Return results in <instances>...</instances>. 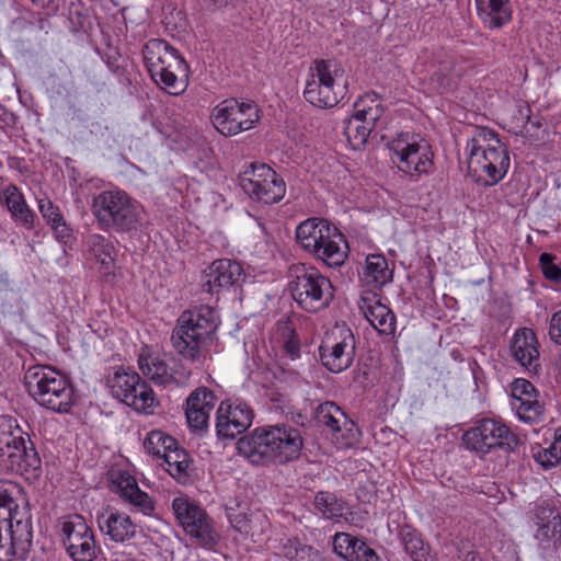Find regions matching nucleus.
I'll return each mask as SVG.
<instances>
[{
	"label": "nucleus",
	"mask_w": 561,
	"mask_h": 561,
	"mask_svg": "<svg viewBox=\"0 0 561 561\" xmlns=\"http://www.w3.org/2000/svg\"><path fill=\"white\" fill-rule=\"evenodd\" d=\"M302 448L299 430L287 425L262 426L241 437L237 449L254 465L286 463Z\"/></svg>",
	"instance_id": "1"
},
{
	"label": "nucleus",
	"mask_w": 561,
	"mask_h": 561,
	"mask_svg": "<svg viewBox=\"0 0 561 561\" xmlns=\"http://www.w3.org/2000/svg\"><path fill=\"white\" fill-rule=\"evenodd\" d=\"M468 172L476 182L484 186L497 184L507 173L510 154L499 135L488 128H477L468 140Z\"/></svg>",
	"instance_id": "2"
},
{
	"label": "nucleus",
	"mask_w": 561,
	"mask_h": 561,
	"mask_svg": "<svg viewBox=\"0 0 561 561\" xmlns=\"http://www.w3.org/2000/svg\"><path fill=\"white\" fill-rule=\"evenodd\" d=\"M217 328L218 318L213 308L185 310L172 331V346L183 358L199 362L213 343Z\"/></svg>",
	"instance_id": "3"
},
{
	"label": "nucleus",
	"mask_w": 561,
	"mask_h": 561,
	"mask_svg": "<svg viewBox=\"0 0 561 561\" xmlns=\"http://www.w3.org/2000/svg\"><path fill=\"white\" fill-rule=\"evenodd\" d=\"M91 211L101 230L119 234L135 233L141 221L139 204L117 188L94 195Z\"/></svg>",
	"instance_id": "4"
},
{
	"label": "nucleus",
	"mask_w": 561,
	"mask_h": 561,
	"mask_svg": "<svg viewBox=\"0 0 561 561\" xmlns=\"http://www.w3.org/2000/svg\"><path fill=\"white\" fill-rule=\"evenodd\" d=\"M24 386L39 405L54 412L67 413L75 403L72 385L51 366L28 367L24 374Z\"/></svg>",
	"instance_id": "5"
},
{
	"label": "nucleus",
	"mask_w": 561,
	"mask_h": 561,
	"mask_svg": "<svg viewBox=\"0 0 561 561\" xmlns=\"http://www.w3.org/2000/svg\"><path fill=\"white\" fill-rule=\"evenodd\" d=\"M145 65L152 80L170 94L178 95L185 85L178 80V73L186 75L188 66L167 41L152 38L142 48Z\"/></svg>",
	"instance_id": "6"
},
{
	"label": "nucleus",
	"mask_w": 561,
	"mask_h": 561,
	"mask_svg": "<svg viewBox=\"0 0 561 561\" xmlns=\"http://www.w3.org/2000/svg\"><path fill=\"white\" fill-rule=\"evenodd\" d=\"M288 287L294 300L307 312L325 309L334 296L331 280L317 268L307 267L305 264L291 268Z\"/></svg>",
	"instance_id": "7"
},
{
	"label": "nucleus",
	"mask_w": 561,
	"mask_h": 561,
	"mask_svg": "<svg viewBox=\"0 0 561 561\" xmlns=\"http://www.w3.org/2000/svg\"><path fill=\"white\" fill-rule=\"evenodd\" d=\"M343 75L341 66L331 59L313 61L304 90L307 102L319 108H331L344 98V89L336 85Z\"/></svg>",
	"instance_id": "8"
},
{
	"label": "nucleus",
	"mask_w": 561,
	"mask_h": 561,
	"mask_svg": "<svg viewBox=\"0 0 561 561\" xmlns=\"http://www.w3.org/2000/svg\"><path fill=\"white\" fill-rule=\"evenodd\" d=\"M108 385L113 397L137 412L152 414L159 404L151 387L134 370L117 369Z\"/></svg>",
	"instance_id": "9"
},
{
	"label": "nucleus",
	"mask_w": 561,
	"mask_h": 561,
	"mask_svg": "<svg viewBox=\"0 0 561 561\" xmlns=\"http://www.w3.org/2000/svg\"><path fill=\"white\" fill-rule=\"evenodd\" d=\"M463 444L470 450L485 455L494 448L507 453L514 451L520 439L505 424L492 419H483L469 428L462 436Z\"/></svg>",
	"instance_id": "10"
},
{
	"label": "nucleus",
	"mask_w": 561,
	"mask_h": 561,
	"mask_svg": "<svg viewBox=\"0 0 561 561\" xmlns=\"http://www.w3.org/2000/svg\"><path fill=\"white\" fill-rule=\"evenodd\" d=\"M239 185L252 199L265 204L278 203L286 193L284 180L265 163H252L239 176Z\"/></svg>",
	"instance_id": "11"
},
{
	"label": "nucleus",
	"mask_w": 561,
	"mask_h": 561,
	"mask_svg": "<svg viewBox=\"0 0 561 561\" xmlns=\"http://www.w3.org/2000/svg\"><path fill=\"white\" fill-rule=\"evenodd\" d=\"M211 119L214 127L228 137L253 128L260 115L254 103L227 99L213 110Z\"/></svg>",
	"instance_id": "12"
},
{
	"label": "nucleus",
	"mask_w": 561,
	"mask_h": 561,
	"mask_svg": "<svg viewBox=\"0 0 561 561\" xmlns=\"http://www.w3.org/2000/svg\"><path fill=\"white\" fill-rule=\"evenodd\" d=\"M356 340L345 325L336 327L319 346L322 365L331 373L339 374L350 368L354 362Z\"/></svg>",
	"instance_id": "13"
},
{
	"label": "nucleus",
	"mask_w": 561,
	"mask_h": 561,
	"mask_svg": "<svg viewBox=\"0 0 561 561\" xmlns=\"http://www.w3.org/2000/svg\"><path fill=\"white\" fill-rule=\"evenodd\" d=\"M172 510L185 533L194 538L198 545L209 549L217 545L218 536L201 506L187 497L179 496L173 500Z\"/></svg>",
	"instance_id": "14"
},
{
	"label": "nucleus",
	"mask_w": 561,
	"mask_h": 561,
	"mask_svg": "<svg viewBox=\"0 0 561 561\" xmlns=\"http://www.w3.org/2000/svg\"><path fill=\"white\" fill-rule=\"evenodd\" d=\"M0 466L7 471L27 478H38L42 460L30 434L24 430L21 438L15 439L0 454Z\"/></svg>",
	"instance_id": "15"
},
{
	"label": "nucleus",
	"mask_w": 561,
	"mask_h": 561,
	"mask_svg": "<svg viewBox=\"0 0 561 561\" xmlns=\"http://www.w3.org/2000/svg\"><path fill=\"white\" fill-rule=\"evenodd\" d=\"M62 545L73 561H94L100 551L94 533L84 518L73 515L61 526Z\"/></svg>",
	"instance_id": "16"
},
{
	"label": "nucleus",
	"mask_w": 561,
	"mask_h": 561,
	"mask_svg": "<svg viewBox=\"0 0 561 561\" xmlns=\"http://www.w3.org/2000/svg\"><path fill=\"white\" fill-rule=\"evenodd\" d=\"M316 421L325 426L340 448L352 447L358 438V428L353 420L333 401L320 403L316 409Z\"/></svg>",
	"instance_id": "17"
},
{
	"label": "nucleus",
	"mask_w": 561,
	"mask_h": 561,
	"mask_svg": "<svg viewBox=\"0 0 561 561\" xmlns=\"http://www.w3.org/2000/svg\"><path fill=\"white\" fill-rule=\"evenodd\" d=\"M253 411L244 402L222 401L217 410L216 432L220 439H233L252 424Z\"/></svg>",
	"instance_id": "18"
},
{
	"label": "nucleus",
	"mask_w": 561,
	"mask_h": 561,
	"mask_svg": "<svg viewBox=\"0 0 561 561\" xmlns=\"http://www.w3.org/2000/svg\"><path fill=\"white\" fill-rule=\"evenodd\" d=\"M0 520L32 526L28 499L24 488L13 481H0Z\"/></svg>",
	"instance_id": "19"
},
{
	"label": "nucleus",
	"mask_w": 561,
	"mask_h": 561,
	"mask_svg": "<svg viewBox=\"0 0 561 561\" xmlns=\"http://www.w3.org/2000/svg\"><path fill=\"white\" fill-rule=\"evenodd\" d=\"M390 149L397 157L399 169L410 175H420L428 173L433 167L431 152L427 146H422L416 141H409L408 135L400 137L391 142Z\"/></svg>",
	"instance_id": "20"
},
{
	"label": "nucleus",
	"mask_w": 561,
	"mask_h": 561,
	"mask_svg": "<svg viewBox=\"0 0 561 561\" xmlns=\"http://www.w3.org/2000/svg\"><path fill=\"white\" fill-rule=\"evenodd\" d=\"M207 279L203 283V291L218 294L224 288L240 287L247 274L243 266L230 259L214 261L207 268Z\"/></svg>",
	"instance_id": "21"
},
{
	"label": "nucleus",
	"mask_w": 561,
	"mask_h": 561,
	"mask_svg": "<svg viewBox=\"0 0 561 561\" xmlns=\"http://www.w3.org/2000/svg\"><path fill=\"white\" fill-rule=\"evenodd\" d=\"M114 491L127 504L131 505L133 511L151 516L156 508V503L148 493L140 490L136 479L126 471H119L112 480Z\"/></svg>",
	"instance_id": "22"
},
{
	"label": "nucleus",
	"mask_w": 561,
	"mask_h": 561,
	"mask_svg": "<svg viewBox=\"0 0 561 561\" xmlns=\"http://www.w3.org/2000/svg\"><path fill=\"white\" fill-rule=\"evenodd\" d=\"M538 525L535 535L543 550H556L561 543V515L550 505H539L535 512Z\"/></svg>",
	"instance_id": "23"
},
{
	"label": "nucleus",
	"mask_w": 561,
	"mask_h": 561,
	"mask_svg": "<svg viewBox=\"0 0 561 561\" xmlns=\"http://www.w3.org/2000/svg\"><path fill=\"white\" fill-rule=\"evenodd\" d=\"M511 353L514 359L529 373L538 374L540 370L539 351L533 330L523 328L516 331L511 343Z\"/></svg>",
	"instance_id": "24"
},
{
	"label": "nucleus",
	"mask_w": 561,
	"mask_h": 561,
	"mask_svg": "<svg viewBox=\"0 0 561 561\" xmlns=\"http://www.w3.org/2000/svg\"><path fill=\"white\" fill-rule=\"evenodd\" d=\"M98 525L103 534L115 542H124L137 534V525L131 518L116 510H107L98 514Z\"/></svg>",
	"instance_id": "25"
},
{
	"label": "nucleus",
	"mask_w": 561,
	"mask_h": 561,
	"mask_svg": "<svg viewBox=\"0 0 561 561\" xmlns=\"http://www.w3.org/2000/svg\"><path fill=\"white\" fill-rule=\"evenodd\" d=\"M333 551L345 561H380L379 556L363 539L348 533H336Z\"/></svg>",
	"instance_id": "26"
},
{
	"label": "nucleus",
	"mask_w": 561,
	"mask_h": 561,
	"mask_svg": "<svg viewBox=\"0 0 561 561\" xmlns=\"http://www.w3.org/2000/svg\"><path fill=\"white\" fill-rule=\"evenodd\" d=\"M474 3L479 20L490 31L504 27L513 19L510 0H474Z\"/></svg>",
	"instance_id": "27"
},
{
	"label": "nucleus",
	"mask_w": 561,
	"mask_h": 561,
	"mask_svg": "<svg viewBox=\"0 0 561 561\" xmlns=\"http://www.w3.org/2000/svg\"><path fill=\"white\" fill-rule=\"evenodd\" d=\"M360 309L374 329L382 335H392L396 332V316L389 307L373 297H363Z\"/></svg>",
	"instance_id": "28"
},
{
	"label": "nucleus",
	"mask_w": 561,
	"mask_h": 561,
	"mask_svg": "<svg viewBox=\"0 0 561 561\" xmlns=\"http://www.w3.org/2000/svg\"><path fill=\"white\" fill-rule=\"evenodd\" d=\"M0 202L4 204L12 218L26 229L34 226V213L26 205L24 196L15 185H9L0 193Z\"/></svg>",
	"instance_id": "29"
},
{
	"label": "nucleus",
	"mask_w": 561,
	"mask_h": 561,
	"mask_svg": "<svg viewBox=\"0 0 561 561\" xmlns=\"http://www.w3.org/2000/svg\"><path fill=\"white\" fill-rule=\"evenodd\" d=\"M314 508L324 518L333 519L344 517L347 522H353L355 513H344L347 508V503L339 497L335 493L329 491H319L313 501Z\"/></svg>",
	"instance_id": "30"
},
{
	"label": "nucleus",
	"mask_w": 561,
	"mask_h": 561,
	"mask_svg": "<svg viewBox=\"0 0 561 561\" xmlns=\"http://www.w3.org/2000/svg\"><path fill=\"white\" fill-rule=\"evenodd\" d=\"M393 273L388 266L387 259L381 254H370L366 259L363 279L374 288H381L392 280Z\"/></svg>",
	"instance_id": "31"
},
{
	"label": "nucleus",
	"mask_w": 561,
	"mask_h": 561,
	"mask_svg": "<svg viewBox=\"0 0 561 561\" xmlns=\"http://www.w3.org/2000/svg\"><path fill=\"white\" fill-rule=\"evenodd\" d=\"M163 462L168 466L167 471L181 484H188L192 481L188 454L175 445L163 456Z\"/></svg>",
	"instance_id": "32"
},
{
	"label": "nucleus",
	"mask_w": 561,
	"mask_h": 561,
	"mask_svg": "<svg viewBox=\"0 0 561 561\" xmlns=\"http://www.w3.org/2000/svg\"><path fill=\"white\" fill-rule=\"evenodd\" d=\"M404 551L413 561H435L421 535L411 526H403L399 533Z\"/></svg>",
	"instance_id": "33"
},
{
	"label": "nucleus",
	"mask_w": 561,
	"mask_h": 561,
	"mask_svg": "<svg viewBox=\"0 0 561 561\" xmlns=\"http://www.w3.org/2000/svg\"><path fill=\"white\" fill-rule=\"evenodd\" d=\"M38 209L47 225L51 227L58 240L67 241L71 237V228L67 225L58 206L54 205L49 198L38 201Z\"/></svg>",
	"instance_id": "34"
},
{
	"label": "nucleus",
	"mask_w": 561,
	"mask_h": 561,
	"mask_svg": "<svg viewBox=\"0 0 561 561\" xmlns=\"http://www.w3.org/2000/svg\"><path fill=\"white\" fill-rule=\"evenodd\" d=\"M138 364L144 376L148 377L156 385L168 386L176 382L175 378L169 373L168 364L159 357L140 356Z\"/></svg>",
	"instance_id": "35"
},
{
	"label": "nucleus",
	"mask_w": 561,
	"mask_h": 561,
	"mask_svg": "<svg viewBox=\"0 0 561 561\" xmlns=\"http://www.w3.org/2000/svg\"><path fill=\"white\" fill-rule=\"evenodd\" d=\"M322 218H309L298 225L296 228V240L297 243L307 252L313 254L314 251H319L317 248V239H320L321 225L324 222Z\"/></svg>",
	"instance_id": "36"
},
{
	"label": "nucleus",
	"mask_w": 561,
	"mask_h": 561,
	"mask_svg": "<svg viewBox=\"0 0 561 561\" xmlns=\"http://www.w3.org/2000/svg\"><path fill=\"white\" fill-rule=\"evenodd\" d=\"M347 243L346 241H339L337 238L332 239L325 243V248L314 251L313 255L325 263L329 267H340L347 259Z\"/></svg>",
	"instance_id": "37"
},
{
	"label": "nucleus",
	"mask_w": 561,
	"mask_h": 561,
	"mask_svg": "<svg viewBox=\"0 0 561 561\" xmlns=\"http://www.w3.org/2000/svg\"><path fill=\"white\" fill-rule=\"evenodd\" d=\"M87 247L91 254L103 265L110 266L114 261V245L112 241L99 233H93L87 238Z\"/></svg>",
	"instance_id": "38"
},
{
	"label": "nucleus",
	"mask_w": 561,
	"mask_h": 561,
	"mask_svg": "<svg viewBox=\"0 0 561 561\" xmlns=\"http://www.w3.org/2000/svg\"><path fill=\"white\" fill-rule=\"evenodd\" d=\"M178 445V442L170 435L162 431H151L148 433L144 442L145 450L158 458L163 459V456Z\"/></svg>",
	"instance_id": "39"
},
{
	"label": "nucleus",
	"mask_w": 561,
	"mask_h": 561,
	"mask_svg": "<svg viewBox=\"0 0 561 561\" xmlns=\"http://www.w3.org/2000/svg\"><path fill=\"white\" fill-rule=\"evenodd\" d=\"M283 553L289 561H323L319 551L296 539H288L283 547Z\"/></svg>",
	"instance_id": "40"
},
{
	"label": "nucleus",
	"mask_w": 561,
	"mask_h": 561,
	"mask_svg": "<svg viewBox=\"0 0 561 561\" xmlns=\"http://www.w3.org/2000/svg\"><path fill=\"white\" fill-rule=\"evenodd\" d=\"M24 428L11 415H0V454L15 439L21 438Z\"/></svg>",
	"instance_id": "41"
},
{
	"label": "nucleus",
	"mask_w": 561,
	"mask_h": 561,
	"mask_svg": "<svg viewBox=\"0 0 561 561\" xmlns=\"http://www.w3.org/2000/svg\"><path fill=\"white\" fill-rule=\"evenodd\" d=\"M513 408L516 410L519 420L526 423L538 422L543 412V407L536 397L513 402Z\"/></svg>",
	"instance_id": "42"
},
{
	"label": "nucleus",
	"mask_w": 561,
	"mask_h": 561,
	"mask_svg": "<svg viewBox=\"0 0 561 561\" xmlns=\"http://www.w3.org/2000/svg\"><path fill=\"white\" fill-rule=\"evenodd\" d=\"M536 461L545 469L554 467L561 461V433L557 434L554 440L548 448L535 454Z\"/></svg>",
	"instance_id": "43"
},
{
	"label": "nucleus",
	"mask_w": 561,
	"mask_h": 561,
	"mask_svg": "<svg viewBox=\"0 0 561 561\" xmlns=\"http://www.w3.org/2000/svg\"><path fill=\"white\" fill-rule=\"evenodd\" d=\"M216 403V396L206 387L196 388L186 399V408H196L210 412Z\"/></svg>",
	"instance_id": "44"
},
{
	"label": "nucleus",
	"mask_w": 561,
	"mask_h": 561,
	"mask_svg": "<svg viewBox=\"0 0 561 561\" xmlns=\"http://www.w3.org/2000/svg\"><path fill=\"white\" fill-rule=\"evenodd\" d=\"M344 129L350 140H354L357 145H364L367 142L373 127L362 122V119H357L354 113L353 116L345 122Z\"/></svg>",
	"instance_id": "45"
},
{
	"label": "nucleus",
	"mask_w": 561,
	"mask_h": 561,
	"mask_svg": "<svg viewBox=\"0 0 561 561\" xmlns=\"http://www.w3.org/2000/svg\"><path fill=\"white\" fill-rule=\"evenodd\" d=\"M557 257L550 253H541L539 264L543 276L554 283H561V268L554 263Z\"/></svg>",
	"instance_id": "46"
},
{
	"label": "nucleus",
	"mask_w": 561,
	"mask_h": 561,
	"mask_svg": "<svg viewBox=\"0 0 561 561\" xmlns=\"http://www.w3.org/2000/svg\"><path fill=\"white\" fill-rule=\"evenodd\" d=\"M209 413L196 408H186L185 415L190 428L195 432L205 431L208 426Z\"/></svg>",
	"instance_id": "47"
},
{
	"label": "nucleus",
	"mask_w": 561,
	"mask_h": 561,
	"mask_svg": "<svg viewBox=\"0 0 561 561\" xmlns=\"http://www.w3.org/2000/svg\"><path fill=\"white\" fill-rule=\"evenodd\" d=\"M513 402L537 397V390L534 385L523 378L516 379L512 385Z\"/></svg>",
	"instance_id": "48"
},
{
	"label": "nucleus",
	"mask_w": 561,
	"mask_h": 561,
	"mask_svg": "<svg viewBox=\"0 0 561 561\" xmlns=\"http://www.w3.org/2000/svg\"><path fill=\"white\" fill-rule=\"evenodd\" d=\"M321 225V237L317 239V248H325V243L331 241L334 238H337L339 241H344V236L339 231V229L332 226L328 220L324 222H319Z\"/></svg>",
	"instance_id": "49"
},
{
	"label": "nucleus",
	"mask_w": 561,
	"mask_h": 561,
	"mask_svg": "<svg viewBox=\"0 0 561 561\" xmlns=\"http://www.w3.org/2000/svg\"><path fill=\"white\" fill-rule=\"evenodd\" d=\"M383 114V105H374L369 111L366 110H356L355 117L357 119H362V122L369 124L373 128L376 123L380 119Z\"/></svg>",
	"instance_id": "50"
},
{
	"label": "nucleus",
	"mask_w": 561,
	"mask_h": 561,
	"mask_svg": "<svg viewBox=\"0 0 561 561\" xmlns=\"http://www.w3.org/2000/svg\"><path fill=\"white\" fill-rule=\"evenodd\" d=\"M121 58V55L118 51H111L104 54L102 59L106 64L107 68L117 77L122 78L126 75V68L122 65H119L118 60Z\"/></svg>",
	"instance_id": "51"
},
{
	"label": "nucleus",
	"mask_w": 561,
	"mask_h": 561,
	"mask_svg": "<svg viewBox=\"0 0 561 561\" xmlns=\"http://www.w3.org/2000/svg\"><path fill=\"white\" fill-rule=\"evenodd\" d=\"M549 336L554 343L561 345V310L554 312L551 317Z\"/></svg>",
	"instance_id": "52"
},
{
	"label": "nucleus",
	"mask_w": 561,
	"mask_h": 561,
	"mask_svg": "<svg viewBox=\"0 0 561 561\" xmlns=\"http://www.w3.org/2000/svg\"><path fill=\"white\" fill-rule=\"evenodd\" d=\"M228 518L231 526L239 533H248L249 519L243 513H228Z\"/></svg>",
	"instance_id": "53"
},
{
	"label": "nucleus",
	"mask_w": 561,
	"mask_h": 561,
	"mask_svg": "<svg viewBox=\"0 0 561 561\" xmlns=\"http://www.w3.org/2000/svg\"><path fill=\"white\" fill-rule=\"evenodd\" d=\"M381 100L377 94H366L358 99V101L354 104V112L356 110H366L369 111L374 105H381Z\"/></svg>",
	"instance_id": "54"
},
{
	"label": "nucleus",
	"mask_w": 561,
	"mask_h": 561,
	"mask_svg": "<svg viewBox=\"0 0 561 561\" xmlns=\"http://www.w3.org/2000/svg\"><path fill=\"white\" fill-rule=\"evenodd\" d=\"M284 350L286 354L290 356L291 359H296L300 356V344L299 341L296 340L294 336L289 337L285 342Z\"/></svg>",
	"instance_id": "55"
},
{
	"label": "nucleus",
	"mask_w": 561,
	"mask_h": 561,
	"mask_svg": "<svg viewBox=\"0 0 561 561\" xmlns=\"http://www.w3.org/2000/svg\"><path fill=\"white\" fill-rule=\"evenodd\" d=\"M449 71H450V66L446 65V66H444L443 69H439L432 75V80L436 81L439 85H444Z\"/></svg>",
	"instance_id": "56"
},
{
	"label": "nucleus",
	"mask_w": 561,
	"mask_h": 561,
	"mask_svg": "<svg viewBox=\"0 0 561 561\" xmlns=\"http://www.w3.org/2000/svg\"><path fill=\"white\" fill-rule=\"evenodd\" d=\"M462 561H482V558L478 551L471 550L463 556Z\"/></svg>",
	"instance_id": "57"
},
{
	"label": "nucleus",
	"mask_w": 561,
	"mask_h": 561,
	"mask_svg": "<svg viewBox=\"0 0 561 561\" xmlns=\"http://www.w3.org/2000/svg\"><path fill=\"white\" fill-rule=\"evenodd\" d=\"M210 3L207 4V9H215V8H218V7H221L226 3L225 0H209Z\"/></svg>",
	"instance_id": "58"
},
{
	"label": "nucleus",
	"mask_w": 561,
	"mask_h": 561,
	"mask_svg": "<svg viewBox=\"0 0 561 561\" xmlns=\"http://www.w3.org/2000/svg\"><path fill=\"white\" fill-rule=\"evenodd\" d=\"M77 15H78V22H77V25L78 26H82V22L80 21V14L78 12H76Z\"/></svg>",
	"instance_id": "59"
},
{
	"label": "nucleus",
	"mask_w": 561,
	"mask_h": 561,
	"mask_svg": "<svg viewBox=\"0 0 561 561\" xmlns=\"http://www.w3.org/2000/svg\"><path fill=\"white\" fill-rule=\"evenodd\" d=\"M70 20H71V23H72L73 25H76V22H75V20L72 19V16L70 18Z\"/></svg>",
	"instance_id": "60"
}]
</instances>
